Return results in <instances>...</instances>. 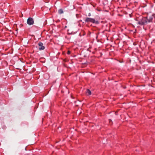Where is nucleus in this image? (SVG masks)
Wrapping results in <instances>:
<instances>
[{
    "label": "nucleus",
    "instance_id": "nucleus-9",
    "mask_svg": "<svg viewBox=\"0 0 155 155\" xmlns=\"http://www.w3.org/2000/svg\"><path fill=\"white\" fill-rule=\"evenodd\" d=\"M111 121V120H109V122H110Z\"/></svg>",
    "mask_w": 155,
    "mask_h": 155
},
{
    "label": "nucleus",
    "instance_id": "nucleus-8",
    "mask_svg": "<svg viewBox=\"0 0 155 155\" xmlns=\"http://www.w3.org/2000/svg\"><path fill=\"white\" fill-rule=\"evenodd\" d=\"M91 15L90 13H89L88 15V16H91Z\"/></svg>",
    "mask_w": 155,
    "mask_h": 155
},
{
    "label": "nucleus",
    "instance_id": "nucleus-7",
    "mask_svg": "<svg viewBox=\"0 0 155 155\" xmlns=\"http://www.w3.org/2000/svg\"><path fill=\"white\" fill-rule=\"evenodd\" d=\"M70 53H71V52L70 51H68V54H70Z\"/></svg>",
    "mask_w": 155,
    "mask_h": 155
},
{
    "label": "nucleus",
    "instance_id": "nucleus-1",
    "mask_svg": "<svg viewBox=\"0 0 155 155\" xmlns=\"http://www.w3.org/2000/svg\"><path fill=\"white\" fill-rule=\"evenodd\" d=\"M153 17V16L152 15L151 17L148 15L146 18L144 17L143 18L141 21H138L137 23H138V24L140 25H144L146 24L147 21L149 22L151 21L152 20Z\"/></svg>",
    "mask_w": 155,
    "mask_h": 155
},
{
    "label": "nucleus",
    "instance_id": "nucleus-3",
    "mask_svg": "<svg viewBox=\"0 0 155 155\" xmlns=\"http://www.w3.org/2000/svg\"><path fill=\"white\" fill-rule=\"evenodd\" d=\"M34 22L33 19L31 18H29L27 20V23L29 25H31L34 24Z\"/></svg>",
    "mask_w": 155,
    "mask_h": 155
},
{
    "label": "nucleus",
    "instance_id": "nucleus-4",
    "mask_svg": "<svg viewBox=\"0 0 155 155\" xmlns=\"http://www.w3.org/2000/svg\"><path fill=\"white\" fill-rule=\"evenodd\" d=\"M43 43L41 42H39L38 43V45L40 47L39 48L40 50L44 49L45 48L44 46H43Z\"/></svg>",
    "mask_w": 155,
    "mask_h": 155
},
{
    "label": "nucleus",
    "instance_id": "nucleus-5",
    "mask_svg": "<svg viewBox=\"0 0 155 155\" xmlns=\"http://www.w3.org/2000/svg\"><path fill=\"white\" fill-rule=\"evenodd\" d=\"M86 94L87 95H90L91 94V92L89 89H87Z\"/></svg>",
    "mask_w": 155,
    "mask_h": 155
},
{
    "label": "nucleus",
    "instance_id": "nucleus-6",
    "mask_svg": "<svg viewBox=\"0 0 155 155\" xmlns=\"http://www.w3.org/2000/svg\"><path fill=\"white\" fill-rule=\"evenodd\" d=\"M58 13L60 14H61L63 13V10L62 9H60L58 10Z\"/></svg>",
    "mask_w": 155,
    "mask_h": 155
},
{
    "label": "nucleus",
    "instance_id": "nucleus-2",
    "mask_svg": "<svg viewBox=\"0 0 155 155\" xmlns=\"http://www.w3.org/2000/svg\"><path fill=\"white\" fill-rule=\"evenodd\" d=\"M85 21L86 22H91L96 24H97L98 23V22L97 21H96L94 19L89 18H87L85 20Z\"/></svg>",
    "mask_w": 155,
    "mask_h": 155
}]
</instances>
